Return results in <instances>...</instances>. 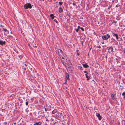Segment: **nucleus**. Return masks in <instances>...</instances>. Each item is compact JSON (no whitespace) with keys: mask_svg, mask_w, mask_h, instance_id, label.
I'll use <instances>...</instances> for the list:
<instances>
[{"mask_svg":"<svg viewBox=\"0 0 125 125\" xmlns=\"http://www.w3.org/2000/svg\"><path fill=\"white\" fill-rule=\"evenodd\" d=\"M69 62L67 65V67L69 69V71L71 73H73L74 68L72 63L70 62V60H69Z\"/></svg>","mask_w":125,"mask_h":125,"instance_id":"f257e3e1","label":"nucleus"},{"mask_svg":"<svg viewBox=\"0 0 125 125\" xmlns=\"http://www.w3.org/2000/svg\"><path fill=\"white\" fill-rule=\"evenodd\" d=\"M110 37V35L108 34H107L103 36H102V38L104 40H107Z\"/></svg>","mask_w":125,"mask_h":125,"instance_id":"f03ea898","label":"nucleus"},{"mask_svg":"<svg viewBox=\"0 0 125 125\" xmlns=\"http://www.w3.org/2000/svg\"><path fill=\"white\" fill-rule=\"evenodd\" d=\"M24 8L25 9H27L28 8L31 9L32 8L31 4L30 3H27L24 5Z\"/></svg>","mask_w":125,"mask_h":125,"instance_id":"7ed1b4c3","label":"nucleus"},{"mask_svg":"<svg viewBox=\"0 0 125 125\" xmlns=\"http://www.w3.org/2000/svg\"><path fill=\"white\" fill-rule=\"evenodd\" d=\"M61 61L63 65L66 66L67 65L69 62V61L67 62V59H61Z\"/></svg>","mask_w":125,"mask_h":125,"instance_id":"20e7f679","label":"nucleus"},{"mask_svg":"<svg viewBox=\"0 0 125 125\" xmlns=\"http://www.w3.org/2000/svg\"><path fill=\"white\" fill-rule=\"evenodd\" d=\"M112 46L110 47H108L107 48L108 50V52L109 53H110L111 52H113V48Z\"/></svg>","mask_w":125,"mask_h":125,"instance_id":"39448f33","label":"nucleus"},{"mask_svg":"<svg viewBox=\"0 0 125 125\" xmlns=\"http://www.w3.org/2000/svg\"><path fill=\"white\" fill-rule=\"evenodd\" d=\"M65 73L66 78L68 80H70V75L69 73H67L66 72H65Z\"/></svg>","mask_w":125,"mask_h":125,"instance_id":"423d86ee","label":"nucleus"},{"mask_svg":"<svg viewBox=\"0 0 125 125\" xmlns=\"http://www.w3.org/2000/svg\"><path fill=\"white\" fill-rule=\"evenodd\" d=\"M112 34L113 35V36L115 37L117 40H118V39H119V37L118 34L115 33L113 32H112Z\"/></svg>","mask_w":125,"mask_h":125,"instance_id":"0eeeda50","label":"nucleus"},{"mask_svg":"<svg viewBox=\"0 0 125 125\" xmlns=\"http://www.w3.org/2000/svg\"><path fill=\"white\" fill-rule=\"evenodd\" d=\"M27 65L26 64H23V69L24 70H26L27 69L28 70H29L28 69V67L27 68Z\"/></svg>","mask_w":125,"mask_h":125,"instance_id":"6e6552de","label":"nucleus"},{"mask_svg":"<svg viewBox=\"0 0 125 125\" xmlns=\"http://www.w3.org/2000/svg\"><path fill=\"white\" fill-rule=\"evenodd\" d=\"M96 116L98 118L99 120H100L102 119V116L100 115V114L97 113L96 115Z\"/></svg>","mask_w":125,"mask_h":125,"instance_id":"1a4fd4ad","label":"nucleus"},{"mask_svg":"<svg viewBox=\"0 0 125 125\" xmlns=\"http://www.w3.org/2000/svg\"><path fill=\"white\" fill-rule=\"evenodd\" d=\"M29 68L31 70V72L32 73H33L34 71V69L32 66H29Z\"/></svg>","mask_w":125,"mask_h":125,"instance_id":"9d476101","label":"nucleus"},{"mask_svg":"<svg viewBox=\"0 0 125 125\" xmlns=\"http://www.w3.org/2000/svg\"><path fill=\"white\" fill-rule=\"evenodd\" d=\"M115 95V94H111V98L113 100L116 99V98L114 96Z\"/></svg>","mask_w":125,"mask_h":125,"instance_id":"9b49d317","label":"nucleus"},{"mask_svg":"<svg viewBox=\"0 0 125 125\" xmlns=\"http://www.w3.org/2000/svg\"><path fill=\"white\" fill-rule=\"evenodd\" d=\"M5 43L6 42L5 41H3L0 40V45H2L4 44H5Z\"/></svg>","mask_w":125,"mask_h":125,"instance_id":"f8f14e48","label":"nucleus"},{"mask_svg":"<svg viewBox=\"0 0 125 125\" xmlns=\"http://www.w3.org/2000/svg\"><path fill=\"white\" fill-rule=\"evenodd\" d=\"M83 67L84 68H88L89 67L88 65L87 64H83Z\"/></svg>","mask_w":125,"mask_h":125,"instance_id":"ddd939ff","label":"nucleus"},{"mask_svg":"<svg viewBox=\"0 0 125 125\" xmlns=\"http://www.w3.org/2000/svg\"><path fill=\"white\" fill-rule=\"evenodd\" d=\"M59 11L60 13H61L63 12V10L61 7L59 8Z\"/></svg>","mask_w":125,"mask_h":125,"instance_id":"4468645a","label":"nucleus"},{"mask_svg":"<svg viewBox=\"0 0 125 125\" xmlns=\"http://www.w3.org/2000/svg\"><path fill=\"white\" fill-rule=\"evenodd\" d=\"M41 122L39 121L37 122H36L34 124V125H41Z\"/></svg>","mask_w":125,"mask_h":125,"instance_id":"2eb2a0df","label":"nucleus"},{"mask_svg":"<svg viewBox=\"0 0 125 125\" xmlns=\"http://www.w3.org/2000/svg\"><path fill=\"white\" fill-rule=\"evenodd\" d=\"M58 111L56 109H54L52 112V114H54L57 113V112Z\"/></svg>","mask_w":125,"mask_h":125,"instance_id":"dca6fc26","label":"nucleus"},{"mask_svg":"<svg viewBox=\"0 0 125 125\" xmlns=\"http://www.w3.org/2000/svg\"><path fill=\"white\" fill-rule=\"evenodd\" d=\"M85 75L86 76V77L87 78V77H91V74H88V75L87 74H85Z\"/></svg>","mask_w":125,"mask_h":125,"instance_id":"f3484780","label":"nucleus"},{"mask_svg":"<svg viewBox=\"0 0 125 125\" xmlns=\"http://www.w3.org/2000/svg\"><path fill=\"white\" fill-rule=\"evenodd\" d=\"M50 16L51 17V18L52 19H53L54 17V16L53 14H50Z\"/></svg>","mask_w":125,"mask_h":125,"instance_id":"a211bd4d","label":"nucleus"},{"mask_svg":"<svg viewBox=\"0 0 125 125\" xmlns=\"http://www.w3.org/2000/svg\"><path fill=\"white\" fill-rule=\"evenodd\" d=\"M26 102H25L26 105V106H28V102L27 100V99H26Z\"/></svg>","mask_w":125,"mask_h":125,"instance_id":"6ab92c4d","label":"nucleus"},{"mask_svg":"<svg viewBox=\"0 0 125 125\" xmlns=\"http://www.w3.org/2000/svg\"><path fill=\"white\" fill-rule=\"evenodd\" d=\"M58 52L59 53H62V50L60 49H58Z\"/></svg>","mask_w":125,"mask_h":125,"instance_id":"aec40b11","label":"nucleus"},{"mask_svg":"<svg viewBox=\"0 0 125 125\" xmlns=\"http://www.w3.org/2000/svg\"><path fill=\"white\" fill-rule=\"evenodd\" d=\"M122 95L123 96H124L123 97L124 98V99H125V92H123L122 94Z\"/></svg>","mask_w":125,"mask_h":125,"instance_id":"412c9836","label":"nucleus"},{"mask_svg":"<svg viewBox=\"0 0 125 125\" xmlns=\"http://www.w3.org/2000/svg\"><path fill=\"white\" fill-rule=\"evenodd\" d=\"M18 56L19 57V58L20 59V60L23 58L22 56V55H20Z\"/></svg>","mask_w":125,"mask_h":125,"instance_id":"4be33fe9","label":"nucleus"},{"mask_svg":"<svg viewBox=\"0 0 125 125\" xmlns=\"http://www.w3.org/2000/svg\"><path fill=\"white\" fill-rule=\"evenodd\" d=\"M62 3H63V2L62 1H60L59 2V4L60 5H62Z\"/></svg>","mask_w":125,"mask_h":125,"instance_id":"5701e85b","label":"nucleus"},{"mask_svg":"<svg viewBox=\"0 0 125 125\" xmlns=\"http://www.w3.org/2000/svg\"><path fill=\"white\" fill-rule=\"evenodd\" d=\"M79 69H80L81 70H83V69L82 68V66H79L78 67Z\"/></svg>","mask_w":125,"mask_h":125,"instance_id":"b1692460","label":"nucleus"},{"mask_svg":"<svg viewBox=\"0 0 125 125\" xmlns=\"http://www.w3.org/2000/svg\"><path fill=\"white\" fill-rule=\"evenodd\" d=\"M3 31H4L5 32H6L7 31L6 29H5L4 28H3Z\"/></svg>","mask_w":125,"mask_h":125,"instance_id":"393cba45","label":"nucleus"},{"mask_svg":"<svg viewBox=\"0 0 125 125\" xmlns=\"http://www.w3.org/2000/svg\"><path fill=\"white\" fill-rule=\"evenodd\" d=\"M84 72L85 73H86V74H89L88 73V72L86 71H84Z\"/></svg>","mask_w":125,"mask_h":125,"instance_id":"a878e982","label":"nucleus"},{"mask_svg":"<svg viewBox=\"0 0 125 125\" xmlns=\"http://www.w3.org/2000/svg\"><path fill=\"white\" fill-rule=\"evenodd\" d=\"M54 21L55 22L57 23H58V22L57 21V20L56 19H54Z\"/></svg>","mask_w":125,"mask_h":125,"instance_id":"bb28decb","label":"nucleus"},{"mask_svg":"<svg viewBox=\"0 0 125 125\" xmlns=\"http://www.w3.org/2000/svg\"><path fill=\"white\" fill-rule=\"evenodd\" d=\"M112 7V5H110L108 7V9H110V8L111 7Z\"/></svg>","mask_w":125,"mask_h":125,"instance_id":"cd10ccee","label":"nucleus"},{"mask_svg":"<svg viewBox=\"0 0 125 125\" xmlns=\"http://www.w3.org/2000/svg\"><path fill=\"white\" fill-rule=\"evenodd\" d=\"M94 110H98V109L97 108L96 106L94 107Z\"/></svg>","mask_w":125,"mask_h":125,"instance_id":"c85d7f7f","label":"nucleus"},{"mask_svg":"<svg viewBox=\"0 0 125 125\" xmlns=\"http://www.w3.org/2000/svg\"><path fill=\"white\" fill-rule=\"evenodd\" d=\"M75 30L76 31V32H78V31H79V29H75Z\"/></svg>","mask_w":125,"mask_h":125,"instance_id":"c756f323","label":"nucleus"},{"mask_svg":"<svg viewBox=\"0 0 125 125\" xmlns=\"http://www.w3.org/2000/svg\"><path fill=\"white\" fill-rule=\"evenodd\" d=\"M80 29L82 31H84V30L83 28L81 27V28H80Z\"/></svg>","mask_w":125,"mask_h":125,"instance_id":"7c9ffc66","label":"nucleus"},{"mask_svg":"<svg viewBox=\"0 0 125 125\" xmlns=\"http://www.w3.org/2000/svg\"><path fill=\"white\" fill-rule=\"evenodd\" d=\"M91 77H87V81H89V80H90V78H91Z\"/></svg>","mask_w":125,"mask_h":125,"instance_id":"2f4dec72","label":"nucleus"},{"mask_svg":"<svg viewBox=\"0 0 125 125\" xmlns=\"http://www.w3.org/2000/svg\"><path fill=\"white\" fill-rule=\"evenodd\" d=\"M116 60H117V63H120V62L116 58Z\"/></svg>","mask_w":125,"mask_h":125,"instance_id":"473e14b6","label":"nucleus"},{"mask_svg":"<svg viewBox=\"0 0 125 125\" xmlns=\"http://www.w3.org/2000/svg\"><path fill=\"white\" fill-rule=\"evenodd\" d=\"M28 45L29 46V47L30 48V49L31 47L30 44L29 43H28Z\"/></svg>","mask_w":125,"mask_h":125,"instance_id":"72a5a7b5","label":"nucleus"},{"mask_svg":"<svg viewBox=\"0 0 125 125\" xmlns=\"http://www.w3.org/2000/svg\"><path fill=\"white\" fill-rule=\"evenodd\" d=\"M119 6H120L119 4L118 5V4H117V5H116V7H119Z\"/></svg>","mask_w":125,"mask_h":125,"instance_id":"f704fd0d","label":"nucleus"},{"mask_svg":"<svg viewBox=\"0 0 125 125\" xmlns=\"http://www.w3.org/2000/svg\"><path fill=\"white\" fill-rule=\"evenodd\" d=\"M112 23H115L116 24V22L115 21H113V22H112Z\"/></svg>","mask_w":125,"mask_h":125,"instance_id":"c9c22d12","label":"nucleus"},{"mask_svg":"<svg viewBox=\"0 0 125 125\" xmlns=\"http://www.w3.org/2000/svg\"><path fill=\"white\" fill-rule=\"evenodd\" d=\"M73 6H75L76 5L75 3L74 2H73Z\"/></svg>","mask_w":125,"mask_h":125,"instance_id":"e433bc0d","label":"nucleus"},{"mask_svg":"<svg viewBox=\"0 0 125 125\" xmlns=\"http://www.w3.org/2000/svg\"><path fill=\"white\" fill-rule=\"evenodd\" d=\"M81 27L79 26H78L77 27V29H79Z\"/></svg>","mask_w":125,"mask_h":125,"instance_id":"4c0bfd02","label":"nucleus"},{"mask_svg":"<svg viewBox=\"0 0 125 125\" xmlns=\"http://www.w3.org/2000/svg\"><path fill=\"white\" fill-rule=\"evenodd\" d=\"M77 55H78V56H79V55H80V54L78 52H77V54H76Z\"/></svg>","mask_w":125,"mask_h":125,"instance_id":"58836bf2","label":"nucleus"},{"mask_svg":"<svg viewBox=\"0 0 125 125\" xmlns=\"http://www.w3.org/2000/svg\"><path fill=\"white\" fill-rule=\"evenodd\" d=\"M33 45V47H35V48H37V46L36 45L34 46Z\"/></svg>","mask_w":125,"mask_h":125,"instance_id":"ea45409f","label":"nucleus"},{"mask_svg":"<svg viewBox=\"0 0 125 125\" xmlns=\"http://www.w3.org/2000/svg\"><path fill=\"white\" fill-rule=\"evenodd\" d=\"M45 111L46 112H47V109L46 108H45Z\"/></svg>","mask_w":125,"mask_h":125,"instance_id":"a19ab883","label":"nucleus"},{"mask_svg":"<svg viewBox=\"0 0 125 125\" xmlns=\"http://www.w3.org/2000/svg\"><path fill=\"white\" fill-rule=\"evenodd\" d=\"M5 125H6L7 124V122H5L4 123Z\"/></svg>","mask_w":125,"mask_h":125,"instance_id":"79ce46f5","label":"nucleus"},{"mask_svg":"<svg viewBox=\"0 0 125 125\" xmlns=\"http://www.w3.org/2000/svg\"><path fill=\"white\" fill-rule=\"evenodd\" d=\"M98 47L99 48H101V47L100 45H99L98 47Z\"/></svg>","mask_w":125,"mask_h":125,"instance_id":"37998d69","label":"nucleus"},{"mask_svg":"<svg viewBox=\"0 0 125 125\" xmlns=\"http://www.w3.org/2000/svg\"><path fill=\"white\" fill-rule=\"evenodd\" d=\"M123 52L124 53H125V48L123 50Z\"/></svg>","mask_w":125,"mask_h":125,"instance_id":"c03bdc74","label":"nucleus"},{"mask_svg":"<svg viewBox=\"0 0 125 125\" xmlns=\"http://www.w3.org/2000/svg\"><path fill=\"white\" fill-rule=\"evenodd\" d=\"M83 41L81 42V44H82V46L83 45Z\"/></svg>","mask_w":125,"mask_h":125,"instance_id":"a18cd8bd","label":"nucleus"},{"mask_svg":"<svg viewBox=\"0 0 125 125\" xmlns=\"http://www.w3.org/2000/svg\"><path fill=\"white\" fill-rule=\"evenodd\" d=\"M0 26L1 27H4V26H3L2 25H0Z\"/></svg>","mask_w":125,"mask_h":125,"instance_id":"49530a36","label":"nucleus"},{"mask_svg":"<svg viewBox=\"0 0 125 125\" xmlns=\"http://www.w3.org/2000/svg\"><path fill=\"white\" fill-rule=\"evenodd\" d=\"M107 55H106L105 56V58L106 59V60H107Z\"/></svg>","mask_w":125,"mask_h":125,"instance_id":"de8ad7c7","label":"nucleus"},{"mask_svg":"<svg viewBox=\"0 0 125 125\" xmlns=\"http://www.w3.org/2000/svg\"><path fill=\"white\" fill-rule=\"evenodd\" d=\"M46 121H49L47 119V118L46 119Z\"/></svg>","mask_w":125,"mask_h":125,"instance_id":"09e8293b","label":"nucleus"},{"mask_svg":"<svg viewBox=\"0 0 125 125\" xmlns=\"http://www.w3.org/2000/svg\"><path fill=\"white\" fill-rule=\"evenodd\" d=\"M76 52H78V51H79V50H76Z\"/></svg>","mask_w":125,"mask_h":125,"instance_id":"8fccbe9b","label":"nucleus"},{"mask_svg":"<svg viewBox=\"0 0 125 125\" xmlns=\"http://www.w3.org/2000/svg\"><path fill=\"white\" fill-rule=\"evenodd\" d=\"M14 125H16V123L15 122L14 123Z\"/></svg>","mask_w":125,"mask_h":125,"instance_id":"3c124183","label":"nucleus"},{"mask_svg":"<svg viewBox=\"0 0 125 125\" xmlns=\"http://www.w3.org/2000/svg\"><path fill=\"white\" fill-rule=\"evenodd\" d=\"M65 59L64 57H62V59Z\"/></svg>","mask_w":125,"mask_h":125,"instance_id":"603ef678","label":"nucleus"},{"mask_svg":"<svg viewBox=\"0 0 125 125\" xmlns=\"http://www.w3.org/2000/svg\"><path fill=\"white\" fill-rule=\"evenodd\" d=\"M64 84H66V83L65 82L64 83Z\"/></svg>","mask_w":125,"mask_h":125,"instance_id":"864d4df0","label":"nucleus"},{"mask_svg":"<svg viewBox=\"0 0 125 125\" xmlns=\"http://www.w3.org/2000/svg\"><path fill=\"white\" fill-rule=\"evenodd\" d=\"M104 42L102 43L103 44H104Z\"/></svg>","mask_w":125,"mask_h":125,"instance_id":"5fc2aeb1","label":"nucleus"},{"mask_svg":"<svg viewBox=\"0 0 125 125\" xmlns=\"http://www.w3.org/2000/svg\"><path fill=\"white\" fill-rule=\"evenodd\" d=\"M57 114H59V113L58 112H57Z\"/></svg>","mask_w":125,"mask_h":125,"instance_id":"6e6d98bb","label":"nucleus"},{"mask_svg":"<svg viewBox=\"0 0 125 125\" xmlns=\"http://www.w3.org/2000/svg\"><path fill=\"white\" fill-rule=\"evenodd\" d=\"M110 42L111 43H112V41L111 42Z\"/></svg>","mask_w":125,"mask_h":125,"instance_id":"4d7b16f0","label":"nucleus"},{"mask_svg":"<svg viewBox=\"0 0 125 125\" xmlns=\"http://www.w3.org/2000/svg\"><path fill=\"white\" fill-rule=\"evenodd\" d=\"M89 55V53H88V56Z\"/></svg>","mask_w":125,"mask_h":125,"instance_id":"13d9d810","label":"nucleus"},{"mask_svg":"<svg viewBox=\"0 0 125 125\" xmlns=\"http://www.w3.org/2000/svg\"><path fill=\"white\" fill-rule=\"evenodd\" d=\"M35 44V45H36V44Z\"/></svg>","mask_w":125,"mask_h":125,"instance_id":"bf43d9fd","label":"nucleus"},{"mask_svg":"<svg viewBox=\"0 0 125 125\" xmlns=\"http://www.w3.org/2000/svg\"><path fill=\"white\" fill-rule=\"evenodd\" d=\"M5 73V74H6L7 73Z\"/></svg>","mask_w":125,"mask_h":125,"instance_id":"052dcab7","label":"nucleus"},{"mask_svg":"<svg viewBox=\"0 0 125 125\" xmlns=\"http://www.w3.org/2000/svg\"><path fill=\"white\" fill-rule=\"evenodd\" d=\"M14 53V52H13V53Z\"/></svg>","mask_w":125,"mask_h":125,"instance_id":"680f3d73","label":"nucleus"}]
</instances>
